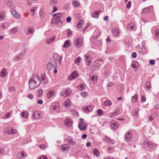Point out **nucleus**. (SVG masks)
<instances>
[{
	"label": "nucleus",
	"mask_w": 159,
	"mask_h": 159,
	"mask_svg": "<svg viewBox=\"0 0 159 159\" xmlns=\"http://www.w3.org/2000/svg\"><path fill=\"white\" fill-rule=\"evenodd\" d=\"M138 98L137 93H136L134 95L132 96L131 98V101L133 103H135L137 101Z\"/></svg>",
	"instance_id": "nucleus-28"
},
{
	"label": "nucleus",
	"mask_w": 159,
	"mask_h": 159,
	"mask_svg": "<svg viewBox=\"0 0 159 159\" xmlns=\"http://www.w3.org/2000/svg\"><path fill=\"white\" fill-rule=\"evenodd\" d=\"M9 23L8 22H5L2 24L1 27L2 28V30H5L7 29L8 27L9 26Z\"/></svg>",
	"instance_id": "nucleus-25"
},
{
	"label": "nucleus",
	"mask_w": 159,
	"mask_h": 159,
	"mask_svg": "<svg viewBox=\"0 0 159 159\" xmlns=\"http://www.w3.org/2000/svg\"><path fill=\"white\" fill-rule=\"evenodd\" d=\"M97 113L99 115V116L103 115L104 114L103 111L101 109H98L97 111Z\"/></svg>",
	"instance_id": "nucleus-51"
},
{
	"label": "nucleus",
	"mask_w": 159,
	"mask_h": 159,
	"mask_svg": "<svg viewBox=\"0 0 159 159\" xmlns=\"http://www.w3.org/2000/svg\"><path fill=\"white\" fill-rule=\"evenodd\" d=\"M81 60V58L79 57H78L76 60L75 61V63L77 65H79V63H80V61Z\"/></svg>",
	"instance_id": "nucleus-49"
},
{
	"label": "nucleus",
	"mask_w": 159,
	"mask_h": 159,
	"mask_svg": "<svg viewBox=\"0 0 159 159\" xmlns=\"http://www.w3.org/2000/svg\"><path fill=\"white\" fill-rule=\"evenodd\" d=\"M93 154L96 155L97 157H99L100 156V153L97 149H94L93 151Z\"/></svg>",
	"instance_id": "nucleus-35"
},
{
	"label": "nucleus",
	"mask_w": 159,
	"mask_h": 159,
	"mask_svg": "<svg viewBox=\"0 0 159 159\" xmlns=\"http://www.w3.org/2000/svg\"><path fill=\"white\" fill-rule=\"evenodd\" d=\"M60 148L63 151H67L70 148V147L67 144H64L61 145Z\"/></svg>",
	"instance_id": "nucleus-16"
},
{
	"label": "nucleus",
	"mask_w": 159,
	"mask_h": 159,
	"mask_svg": "<svg viewBox=\"0 0 159 159\" xmlns=\"http://www.w3.org/2000/svg\"><path fill=\"white\" fill-rule=\"evenodd\" d=\"M24 56V54L20 53L18 55L16 56L14 59V60L16 61H17L20 60Z\"/></svg>",
	"instance_id": "nucleus-24"
},
{
	"label": "nucleus",
	"mask_w": 159,
	"mask_h": 159,
	"mask_svg": "<svg viewBox=\"0 0 159 159\" xmlns=\"http://www.w3.org/2000/svg\"><path fill=\"white\" fill-rule=\"evenodd\" d=\"M15 88L14 87H11L9 88V91L11 92L12 91H14L15 90Z\"/></svg>",
	"instance_id": "nucleus-64"
},
{
	"label": "nucleus",
	"mask_w": 159,
	"mask_h": 159,
	"mask_svg": "<svg viewBox=\"0 0 159 159\" xmlns=\"http://www.w3.org/2000/svg\"><path fill=\"white\" fill-rule=\"evenodd\" d=\"M139 109L138 108L136 109L133 111V115L137 117L139 116L138 111Z\"/></svg>",
	"instance_id": "nucleus-44"
},
{
	"label": "nucleus",
	"mask_w": 159,
	"mask_h": 159,
	"mask_svg": "<svg viewBox=\"0 0 159 159\" xmlns=\"http://www.w3.org/2000/svg\"><path fill=\"white\" fill-rule=\"evenodd\" d=\"M82 108L83 110L85 112H89L93 110V107L92 105H89L88 106H84Z\"/></svg>",
	"instance_id": "nucleus-8"
},
{
	"label": "nucleus",
	"mask_w": 159,
	"mask_h": 159,
	"mask_svg": "<svg viewBox=\"0 0 159 159\" xmlns=\"http://www.w3.org/2000/svg\"><path fill=\"white\" fill-rule=\"evenodd\" d=\"M85 84L84 83H82L79 85L77 87V88L80 90L82 91L85 88Z\"/></svg>",
	"instance_id": "nucleus-34"
},
{
	"label": "nucleus",
	"mask_w": 159,
	"mask_h": 159,
	"mask_svg": "<svg viewBox=\"0 0 159 159\" xmlns=\"http://www.w3.org/2000/svg\"><path fill=\"white\" fill-rule=\"evenodd\" d=\"M18 28L17 27H16L10 30V32L12 34H15L18 31Z\"/></svg>",
	"instance_id": "nucleus-42"
},
{
	"label": "nucleus",
	"mask_w": 159,
	"mask_h": 159,
	"mask_svg": "<svg viewBox=\"0 0 159 159\" xmlns=\"http://www.w3.org/2000/svg\"><path fill=\"white\" fill-rule=\"evenodd\" d=\"M39 159H48L47 157L44 155H42L38 158Z\"/></svg>",
	"instance_id": "nucleus-59"
},
{
	"label": "nucleus",
	"mask_w": 159,
	"mask_h": 159,
	"mask_svg": "<svg viewBox=\"0 0 159 159\" xmlns=\"http://www.w3.org/2000/svg\"><path fill=\"white\" fill-rule=\"evenodd\" d=\"M39 14L41 18H43L45 17V13L42 10H40Z\"/></svg>",
	"instance_id": "nucleus-48"
},
{
	"label": "nucleus",
	"mask_w": 159,
	"mask_h": 159,
	"mask_svg": "<svg viewBox=\"0 0 159 159\" xmlns=\"http://www.w3.org/2000/svg\"><path fill=\"white\" fill-rule=\"evenodd\" d=\"M26 154L23 151L21 152L18 155V157L19 158L25 157H26Z\"/></svg>",
	"instance_id": "nucleus-26"
},
{
	"label": "nucleus",
	"mask_w": 159,
	"mask_h": 159,
	"mask_svg": "<svg viewBox=\"0 0 159 159\" xmlns=\"http://www.w3.org/2000/svg\"><path fill=\"white\" fill-rule=\"evenodd\" d=\"M111 139L108 137H105L103 138V140L107 142H109L110 141Z\"/></svg>",
	"instance_id": "nucleus-54"
},
{
	"label": "nucleus",
	"mask_w": 159,
	"mask_h": 159,
	"mask_svg": "<svg viewBox=\"0 0 159 159\" xmlns=\"http://www.w3.org/2000/svg\"><path fill=\"white\" fill-rule=\"evenodd\" d=\"M80 3L77 0L73 1L72 2V5L75 7H77L80 5Z\"/></svg>",
	"instance_id": "nucleus-45"
},
{
	"label": "nucleus",
	"mask_w": 159,
	"mask_h": 159,
	"mask_svg": "<svg viewBox=\"0 0 159 159\" xmlns=\"http://www.w3.org/2000/svg\"><path fill=\"white\" fill-rule=\"evenodd\" d=\"M38 146L40 148L42 149H44L45 147V145L43 144H40Z\"/></svg>",
	"instance_id": "nucleus-58"
},
{
	"label": "nucleus",
	"mask_w": 159,
	"mask_h": 159,
	"mask_svg": "<svg viewBox=\"0 0 159 159\" xmlns=\"http://www.w3.org/2000/svg\"><path fill=\"white\" fill-rule=\"evenodd\" d=\"M59 104L58 103H55L53 104L52 106V108L54 110H56L58 107Z\"/></svg>",
	"instance_id": "nucleus-43"
},
{
	"label": "nucleus",
	"mask_w": 159,
	"mask_h": 159,
	"mask_svg": "<svg viewBox=\"0 0 159 159\" xmlns=\"http://www.w3.org/2000/svg\"><path fill=\"white\" fill-rule=\"evenodd\" d=\"M6 17V12L4 11L0 12V20H4Z\"/></svg>",
	"instance_id": "nucleus-20"
},
{
	"label": "nucleus",
	"mask_w": 159,
	"mask_h": 159,
	"mask_svg": "<svg viewBox=\"0 0 159 159\" xmlns=\"http://www.w3.org/2000/svg\"><path fill=\"white\" fill-rule=\"evenodd\" d=\"M84 23V21L82 20H80L78 22L77 25V27L78 28H80L83 25Z\"/></svg>",
	"instance_id": "nucleus-37"
},
{
	"label": "nucleus",
	"mask_w": 159,
	"mask_h": 159,
	"mask_svg": "<svg viewBox=\"0 0 159 159\" xmlns=\"http://www.w3.org/2000/svg\"><path fill=\"white\" fill-rule=\"evenodd\" d=\"M111 32L113 35L115 36L118 37L119 35L120 31L117 28L113 29Z\"/></svg>",
	"instance_id": "nucleus-14"
},
{
	"label": "nucleus",
	"mask_w": 159,
	"mask_h": 159,
	"mask_svg": "<svg viewBox=\"0 0 159 159\" xmlns=\"http://www.w3.org/2000/svg\"><path fill=\"white\" fill-rule=\"evenodd\" d=\"M101 12V10L98 9V10L94 11L92 15V16L93 17L98 18V17L99 13Z\"/></svg>",
	"instance_id": "nucleus-17"
},
{
	"label": "nucleus",
	"mask_w": 159,
	"mask_h": 159,
	"mask_svg": "<svg viewBox=\"0 0 159 159\" xmlns=\"http://www.w3.org/2000/svg\"><path fill=\"white\" fill-rule=\"evenodd\" d=\"M120 112L119 110H117L113 113L111 114L110 115V116L111 117H114V116H116L117 115H118L120 114Z\"/></svg>",
	"instance_id": "nucleus-36"
},
{
	"label": "nucleus",
	"mask_w": 159,
	"mask_h": 159,
	"mask_svg": "<svg viewBox=\"0 0 159 159\" xmlns=\"http://www.w3.org/2000/svg\"><path fill=\"white\" fill-rule=\"evenodd\" d=\"M111 104V102L109 100H106L104 102V105L105 106H109Z\"/></svg>",
	"instance_id": "nucleus-46"
},
{
	"label": "nucleus",
	"mask_w": 159,
	"mask_h": 159,
	"mask_svg": "<svg viewBox=\"0 0 159 159\" xmlns=\"http://www.w3.org/2000/svg\"><path fill=\"white\" fill-rule=\"evenodd\" d=\"M41 79L42 82L43 83L47 84L48 83V80L45 74L41 75Z\"/></svg>",
	"instance_id": "nucleus-21"
},
{
	"label": "nucleus",
	"mask_w": 159,
	"mask_h": 159,
	"mask_svg": "<svg viewBox=\"0 0 159 159\" xmlns=\"http://www.w3.org/2000/svg\"><path fill=\"white\" fill-rule=\"evenodd\" d=\"M145 88L146 89V90L147 91L148 90H150L151 88V84L149 81H148L145 84Z\"/></svg>",
	"instance_id": "nucleus-32"
},
{
	"label": "nucleus",
	"mask_w": 159,
	"mask_h": 159,
	"mask_svg": "<svg viewBox=\"0 0 159 159\" xmlns=\"http://www.w3.org/2000/svg\"><path fill=\"white\" fill-rule=\"evenodd\" d=\"M38 93L39 94V96H41L43 94V91L42 89H40L38 91Z\"/></svg>",
	"instance_id": "nucleus-57"
},
{
	"label": "nucleus",
	"mask_w": 159,
	"mask_h": 159,
	"mask_svg": "<svg viewBox=\"0 0 159 159\" xmlns=\"http://www.w3.org/2000/svg\"><path fill=\"white\" fill-rule=\"evenodd\" d=\"M101 60L98 59L93 62V65L96 67H99L101 65Z\"/></svg>",
	"instance_id": "nucleus-23"
},
{
	"label": "nucleus",
	"mask_w": 159,
	"mask_h": 159,
	"mask_svg": "<svg viewBox=\"0 0 159 159\" xmlns=\"http://www.w3.org/2000/svg\"><path fill=\"white\" fill-rule=\"evenodd\" d=\"M73 43L77 48H80L83 45V39L80 37H77L74 39Z\"/></svg>",
	"instance_id": "nucleus-3"
},
{
	"label": "nucleus",
	"mask_w": 159,
	"mask_h": 159,
	"mask_svg": "<svg viewBox=\"0 0 159 159\" xmlns=\"http://www.w3.org/2000/svg\"><path fill=\"white\" fill-rule=\"evenodd\" d=\"M78 72L76 71H74L72 72L68 77V80H71L72 79H75L78 76Z\"/></svg>",
	"instance_id": "nucleus-6"
},
{
	"label": "nucleus",
	"mask_w": 159,
	"mask_h": 159,
	"mask_svg": "<svg viewBox=\"0 0 159 159\" xmlns=\"http://www.w3.org/2000/svg\"><path fill=\"white\" fill-rule=\"evenodd\" d=\"M64 123L65 125L68 127H71L72 125V122L71 119L68 118L64 120Z\"/></svg>",
	"instance_id": "nucleus-11"
},
{
	"label": "nucleus",
	"mask_w": 159,
	"mask_h": 159,
	"mask_svg": "<svg viewBox=\"0 0 159 159\" xmlns=\"http://www.w3.org/2000/svg\"><path fill=\"white\" fill-rule=\"evenodd\" d=\"M155 34L157 38H159V29H156L155 31Z\"/></svg>",
	"instance_id": "nucleus-47"
},
{
	"label": "nucleus",
	"mask_w": 159,
	"mask_h": 159,
	"mask_svg": "<svg viewBox=\"0 0 159 159\" xmlns=\"http://www.w3.org/2000/svg\"><path fill=\"white\" fill-rule=\"evenodd\" d=\"M57 0H51L49 5L51 7L54 6L57 3Z\"/></svg>",
	"instance_id": "nucleus-39"
},
{
	"label": "nucleus",
	"mask_w": 159,
	"mask_h": 159,
	"mask_svg": "<svg viewBox=\"0 0 159 159\" xmlns=\"http://www.w3.org/2000/svg\"><path fill=\"white\" fill-rule=\"evenodd\" d=\"M53 56L54 58L57 61H59L60 64L61 66V61L62 58V57L60 56V55H59L58 54L56 53H54Z\"/></svg>",
	"instance_id": "nucleus-13"
},
{
	"label": "nucleus",
	"mask_w": 159,
	"mask_h": 159,
	"mask_svg": "<svg viewBox=\"0 0 159 159\" xmlns=\"http://www.w3.org/2000/svg\"><path fill=\"white\" fill-rule=\"evenodd\" d=\"M132 138V132L131 131H129V132L126 133L125 135V139L127 141H130Z\"/></svg>",
	"instance_id": "nucleus-7"
},
{
	"label": "nucleus",
	"mask_w": 159,
	"mask_h": 159,
	"mask_svg": "<svg viewBox=\"0 0 159 159\" xmlns=\"http://www.w3.org/2000/svg\"><path fill=\"white\" fill-rule=\"evenodd\" d=\"M81 95L82 96L85 97L87 95L88 93L86 92H83L81 93Z\"/></svg>",
	"instance_id": "nucleus-55"
},
{
	"label": "nucleus",
	"mask_w": 159,
	"mask_h": 159,
	"mask_svg": "<svg viewBox=\"0 0 159 159\" xmlns=\"http://www.w3.org/2000/svg\"><path fill=\"white\" fill-rule=\"evenodd\" d=\"M20 115L22 117L25 118H27L28 117V112L26 111L21 112Z\"/></svg>",
	"instance_id": "nucleus-38"
},
{
	"label": "nucleus",
	"mask_w": 159,
	"mask_h": 159,
	"mask_svg": "<svg viewBox=\"0 0 159 159\" xmlns=\"http://www.w3.org/2000/svg\"><path fill=\"white\" fill-rule=\"evenodd\" d=\"M110 126L114 130H115L118 127L119 124L117 122L114 120H112L111 122Z\"/></svg>",
	"instance_id": "nucleus-9"
},
{
	"label": "nucleus",
	"mask_w": 159,
	"mask_h": 159,
	"mask_svg": "<svg viewBox=\"0 0 159 159\" xmlns=\"http://www.w3.org/2000/svg\"><path fill=\"white\" fill-rule=\"evenodd\" d=\"M11 12L13 16H14L17 13L16 11L14 10H12L11 11Z\"/></svg>",
	"instance_id": "nucleus-62"
},
{
	"label": "nucleus",
	"mask_w": 159,
	"mask_h": 159,
	"mask_svg": "<svg viewBox=\"0 0 159 159\" xmlns=\"http://www.w3.org/2000/svg\"><path fill=\"white\" fill-rule=\"evenodd\" d=\"M139 64L136 61H134L132 63L131 66L132 67L136 70Z\"/></svg>",
	"instance_id": "nucleus-27"
},
{
	"label": "nucleus",
	"mask_w": 159,
	"mask_h": 159,
	"mask_svg": "<svg viewBox=\"0 0 159 159\" xmlns=\"http://www.w3.org/2000/svg\"><path fill=\"white\" fill-rule=\"evenodd\" d=\"M70 41L69 40H67L65 42L63 46L64 48H68L70 46Z\"/></svg>",
	"instance_id": "nucleus-30"
},
{
	"label": "nucleus",
	"mask_w": 159,
	"mask_h": 159,
	"mask_svg": "<svg viewBox=\"0 0 159 159\" xmlns=\"http://www.w3.org/2000/svg\"><path fill=\"white\" fill-rule=\"evenodd\" d=\"M70 100L69 99H67L64 103L65 106L66 107H68L70 105Z\"/></svg>",
	"instance_id": "nucleus-40"
},
{
	"label": "nucleus",
	"mask_w": 159,
	"mask_h": 159,
	"mask_svg": "<svg viewBox=\"0 0 159 159\" xmlns=\"http://www.w3.org/2000/svg\"><path fill=\"white\" fill-rule=\"evenodd\" d=\"M84 57L85 59L86 65L88 66H90L92 62L90 56L89 54H87L85 55Z\"/></svg>",
	"instance_id": "nucleus-5"
},
{
	"label": "nucleus",
	"mask_w": 159,
	"mask_h": 159,
	"mask_svg": "<svg viewBox=\"0 0 159 159\" xmlns=\"http://www.w3.org/2000/svg\"><path fill=\"white\" fill-rule=\"evenodd\" d=\"M127 28L128 29L135 30L136 29L135 25L133 22H131L128 25Z\"/></svg>",
	"instance_id": "nucleus-19"
},
{
	"label": "nucleus",
	"mask_w": 159,
	"mask_h": 159,
	"mask_svg": "<svg viewBox=\"0 0 159 159\" xmlns=\"http://www.w3.org/2000/svg\"><path fill=\"white\" fill-rule=\"evenodd\" d=\"M34 30L33 27H30L26 29L25 31V33L27 34H31L34 32Z\"/></svg>",
	"instance_id": "nucleus-15"
},
{
	"label": "nucleus",
	"mask_w": 159,
	"mask_h": 159,
	"mask_svg": "<svg viewBox=\"0 0 159 159\" xmlns=\"http://www.w3.org/2000/svg\"><path fill=\"white\" fill-rule=\"evenodd\" d=\"M150 7H148L144 8L142 10V13L143 14H146L148 13L150 11Z\"/></svg>",
	"instance_id": "nucleus-29"
},
{
	"label": "nucleus",
	"mask_w": 159,
	"mask_h": 159,
	"mask_svg": "<svg viewBox=\"0 0 159 159\" xmlns=\"http://www.w3.org/2000/svg\"><path fill=\"white\" fill-rule=\"evenodd\" d=\"M67 141L68 144L71 145H73L75 144L76 143L75 140L71 137L68 138L67 139Z\"/></svg>",
	"instance_id": "nucleus-12"
},
{
	"label": "nucleus",
	"mask_w": 159,
	"mask_h": 159,
	"mask_svg": "<svg viewBox=\"0 0 159 159\" xmlns=\"http://www.w3.org/2000/svg\"><path fill=\"white\" fill-rule=\"evenodd\" d=\"M55 38V36H54L51 38L48 39L46 42V43L47 44H50L52 42H53L54 41Z\"/></svg>",
	"instance_id": "nucleus-33"
},
{
	"label": "nucleus",
	"mask_w": 159,
	"mask_h": 159,
	"mask_svg": "<svg viewBox=\"0 0 159 159\" xmlns=\"http://www.w3.org/2000/svg\"><path fill=\"white\" fill-rule=\"evenodd\" d=\"M97 78L95 75H93L91 76V80L95 84L97 82Z\"/></svg>",
	"instance_id": "nucleus-41"
},
{
	"label": "nucleus",
	"mask_w": 159,
	"mask_h": 159,
	"mask_svg": "<svg viewBox=\"0 0 159 159\" xmlns=\"http://www.w3.org/2000/svg\"><path fill=\"white\" fill-rule=\"evenodd\" d=\"M78 127L81 130H85L87 128V125L85 124L79 123Z\"/></svg>",
	"instance_id": "nucleus-18"
},
{
	"label": "nucleus",
	"mask_w": 159,
	"mask_h": 159,
	"mask_svg": "<svg viewBox=\"0 0 159 159\" xmlns=\"http://www.w3.org/2000/svg\"><path fill=\"white\" fill-rule=\"evenodd\" d=\"M29 88L33 89L38 87L41 84L40 78L38 75H33L29 80Z\"/></svg>",
	"instance_id": "nucleus-1"
},
{
	"label": "nucleus",
	"mask_w": 159,
	"mask_h": 159,
	"mask_svg": "<svg viewBox=\"0 0 159 159\" xmlns=\"http://www.w3.org/2000/svg\"><path fill=\"white\" fill-rule=\"evenodd\" d=\"M36 7H33L30 11L31 12V15L32 16H33L34 14L35 11V9H36Z\"/></svg>",
	"instance_id": "nucleus-50"
},
{
	"label": "nucleus",
	"mask_w": 159,
	"mask_h": 159,
	"mask_svg": "<svg viewBox=\"0 0 159 159\" xmlns=\"http://www.w3.org/2000/svg\"><path fill=\"white\" fill-rule=\"evenodd\" d=\"M155 61L154 60H151L149 61V63L151 65H154L155 64Z\"/></svg>",
	"instance_id": "nucleus-63"
},
{
	"label": "nucleus",
	"mask_w": 159,
	"mask_h": 159,
	"mask_svg": "<svg viewBox=\"0 0 159 159\" xmlns=\"http://www.w3.org/2000/svg\"><path fill=\"white\" fill-rule=\"evenodd\" d=\"M146 101V98L143 96H142L141 98V102H144Z\"/></svg>",
	"instance_id": "nucleus-61"
},
{
	"label": "nucleus",
	"mask_w": 159,
	"mask_h": 159,
	"mask_svg": "<svg viewBox=\"0 0 159 159\" xmlns=\"http://www.w3.org/2000/svg\"><path fill=\"white\" fill-rule=\"evenodd\" d=\"M53 68V65L51 62L48 63L47 65V68L48 70H51Z\"/></svg>",
	"instance_id": "nucleus-31"
},
{
	"label": "nucleus",
	"mask_w": 159,
	"mask_h": 159,
	"mask_svg": "<svg viewBox=\"0 0 159 159\" xmlns=\"http://www.w3.org/2000/svg\"><path fill=\"white\" fill-rule=\"evenodd\" d=\"M67 36L70 38L72 35V33L70 29H68L67 30Z\"/></svg>",
	"instance_id": "nucleus-52"
},
{
	"label": "nucleus",
	"mask_w": 159,
	"mask_h": 159,
	"mask_svg": "<svg viewBox=\"0 0 159 159\" xmlns=\"http://www.w3.org/2000/svg\"><path fill=\"white\" fill-rule=\"evenodd\" d=\"M71 93V92L69 91L68 90H66L65 91V97H66L67 96L69 95Z\"/></svg>",
	"instance_id": "nucleus-53"
},
{
	"label": "nucleus",
	"mask_w": 159,
	"mask_h": 159,
	"mask_svg": "<svg viewBox=\"0 0 159 159\" xmlns=\"http://www.w3.org/2000/svg\"><path fill=\"white\" fill-rule=\"evenodd\" d=\"M63 13H57L53 15V19L51 21V24H57L60 22H63L65 20Z\"/></svg>",
	"instance_id": "nucleus-2"
},
{
	"label": "nucleus",
	"mask_w": 159,
	"mask_h": 159,
	"mask_svg": "<svg viewBox=\"0 0 159 159\" xmlns=\"http://www.w3.org/2000/svg\"><path fill=\"white\" fill-rule=\"evenodd\" d=\"M42 116L41 113L38 111H34L32 114V118L34 119H38L41 118Z\"/></svg>",
	"instance_id": "nucleus-4"
},
{
	"label": "nucleus",
	"mask_w": 159,
	"mask_h": 159,
	"mask_svg": "<svg viewBox=\"0 0 159 159\" xmlns=\"http://www.w3.org/2000/svg\"><path fill=\"white\" fill-rule=\"evenodd\" d=\"M7 75V70L5 68H3L0 73V76L3 78L5 77Z\"/></svg>",
	"instance_id": "nucleus-22"
},
{
	"label": "nucleus",
	"mask_w": 159,
	"mask_h": 159,
	"mask_svg": "<svg viewBox=\"0 0 159 159\" xmlns=\"http://www.w3.org/2000/svg\"><path fill=\"white\" fill-rule=\"evenodd\" d=\"M55 90L52 89L49 90L47 93V98L48 99L50 98L51 97L55 95Z\"/></svg>",
	"instance_id": "nucleus-10"
},
{
	"label": "nucleus",
	"mask_w": 159,
	"mask_h": 159,
	"mask_svg": "<svg viewBox=\"0 0 159 159\" xmlns=\"http://www.w3.org/2000/svg\"><path fill=\"white\" fill-rule=\"evenodd\" d=\"M131 6V2L130 1H129L128 3L126 6V7L127 8H129Z\"/></svg>",
	"instance_id": "nucleus-60"
},
{
	"label": "nucleus",
	"mask_w": 159,
	"mask_h": 159,
	"mask_svg": "<svg viewBox=\"0 0 159 159\" xmlns=\"http://www.w3.org/2000/svg\"><path fill=\"white\" fill-rule=\"evenodd\" d=\"M10 134H16V130L15 129H11L10 131Z\"/></svg>",
	"instance_id": "nucleus-56"
}]
</instances>
